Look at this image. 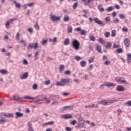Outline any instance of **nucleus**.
Returning a JSON list of instances; mask_svg holds the SVG:
<instances>
[{"label":"nucleus","mask_w":131,"mask_h":131,"mask_svg":"<svg viewBox=\"0 0 131 131\" xmlns=\"http://www.w3.org/2000/svg\"><path fill=\"white\" fill-rule=\"evenodd\" d=\"M38 51L35 53L34 59L35 60H38Z\"/></svg>","instance_id":"42"},{"label":"nucleus","mask_w":131,"mask_h":131,"mask_svg":"<svg viewBox=\"0 0 131 131\" xmlns=\"http://www.w3.org/2000/svg\"><path fill=\"white\" fill-rule=\"evenodd\" d=\"M70 79L68 78H62L60 80V82L56 83L57 86H65L66 84L69 83Z\"/></svg>","instance_id":"3"},{"label":"nucleus","mask_w":131,"mask_h":131,"mask_svg":"<svg viewBox=\"0 0 131 131\" xmlns=\"http://www.w3.org/2000/svg\"><path fill=\"white\" fill-rule=\"evenodd\" d=\"M23 116V113L20 112H15V118H19Z\"/></svg>","instance_id":"15"},{"label":"nucleus","mask_w":131,"mask_h":131,"mask_svg":"<svg viewBox=\"0 0 131 131\" xmlns=\"http://www.w3.org/2000/svg\"><path fill=\"white\" fill-rule=\"evenodd\" d=\"M80 65L81 67H85L86 66V61H82L80 62Z\"/></svg>","instance_id":"24"},{"label":"nucleus","mask_w":131,"mask_h":131,"mask_svg":"<svg viewBox=\"0 0 131 131\" xmlns=\"http://www.w3.org/2000/svg\"><path fill=\"white\" fill-rule=\"evenodd\" d=\"M95 49L98 53H102V47L99 44L95 45Z\"/></svg>","instance_id":"10"},{"label":"nucleus","mask_w":131,"mask_h":131,"mask_svg":"<svg viewBox=\"0 0 131 131\" xmlns=\"http://www.w3.org/2000/svg\"><path fill=\"white\" fill-rule=\"evenodd\" d=\"M23 65H28V62H27V60L26 59H24L23 61Z\"/></svg>","instance_id":"51"},{"label":"nucleus","mask_w":131,"mask_h":131,"mask_svg":"<svg viewBox=\"0 0 131 131\" xmlns=\"http://www.w3.org/2000/svg\"><path fill=\"white\" fill-rule=\"evenodd\" d=\"M34 3L32 2L31 3H28L27 5V6H28L29 7H32L33 5H34Z\"/></svg>","instance_id":"62"},{"label":"nucleus","mask_w":131,"mask_h":131,"mask_svg":"<svg viewBox=\"0 0 131 131\" xmlns=\"http://www.w3.org/2000/svg\"><path fill=\"white\" fill-rule=\"evenodd\" d=\"M38 48V43L36 42L35 43L29 44L27 46L28 50H31L32 49H36Z\"/></svg>","instance_id":"6"},{"label":"nucleus","mask_w":131,"mask_h":131,"mask_svg":"<svg viewBox=\"0 0 131 131\" xmlns=\"http://www.w3.org/2000/svg\"><path fill=\"white\" fill-rule=\"evenodd\" d=\"M77 122V121H76V120H74L72 122H70V124L74 126V125H75V124H76Z\"/></svg>","instance_id":"46"},{"label":"nucleus","mask_w":131,"mask_h":131,"mask_svg":"<svg viewBox=\"0 0 131 131\" xmlns=\"http://www.w3.org/2000/svg\"><path fill=\"white\" fill-rule=\"evenodd\" d=\"M28 126L29 131H34V129H33V128H32V126L31 123H30V122H28Z\"/></svg>","instance_id":"21"},{"label":"nucleus","mask_w":131,"mask_h":131,"mask_svg":"<svg viewBox=\"0 0 131 131\" xmlns=\"http://www.w3.org/2000/svg\"><path fill=\"white\" fill-rule=\"evenodd\" d=\"M98 107H99V106L98 105V104H97V105L92 104V105H89V108H98Z\"/></svg>","instance_id":"34"},{"label":"nucleus","mask_w":131,"mask_h":131,"mask_svg":"<svg viewBox=\"0 0 131 131\" xmlns=\"http://www.w3.org/2000/svg\"><path fill=\"white\" fill-rule=\"evenodd\" d=\"M112 46V44H111V42H107L106 45H105V47L106 49H108L109 48H111Z\"/></svg>","instance_id":"38"},{"label":"nucleus","mask_w":131,"mask_h":131,"mask_svg":"<svg viewBox=\"0 0 131 131\" xmlns=\"http://www.w3.org/2000/svg\"><path fill=\"white\" fill-rule=\"evenodd\" d=\"M120 46V45H117L116 43H114L113 45V48H119Z\"/></svg>","instance_id":"54"},{"label":"nucleus","mask_w":131,"mask_h":131,"mask_svg":"<svg viewBox=\"0 0 131 131\" xmlns=\"http://www.w3.org/2000/svg\"><path fill=\"white\" fill-rule=\"evenodd\" d=\"M119 18H120V19H125L126 17H125V15H124V14H120L119 15Z\"/></svg>","instance_id":"45"},{"label":"nucleus","mask_w":131,"mask_h":131,"mask_svg":"<svg viewBox=\"0 0 131 131\" xmlns=\"http://www.w3.org/2000/svg\"><path fill=\"white\" fill-rule=\"evenodd\" d=\"M64 45L65 46H67V45H69V38H67L65 39L64 41L63 42Z\"/></svg>","instance_id":"37"},{"label":"nucleus","mask_w":131,"mask_h":131,"mask_svg":"<svg viewBox=\"0 0 131 131\" xmlns=\"http://www.w3.org/2000/svg\"><path fill=\"white\" fill-rule=\"evenodd\" d=\"M122 30L123 32H128V29L126 27H123Z\"/></svg>","instance_id":"40"},{"label":"nucleus","mask_w":131,"mask_h":131,"mask_svg":"<svg viewBox=\"0 0 131 131\" xmlns=\"http://www.w3.org/2000/svg\"><path fill=\"white\" fill-rule=\"evenodd\" d=\"M117 54H121L123 53V50L122 48H119L116 50Z\"/></svg>","instance_id":"25"},{"label":"nucleus","mask_w":131,"mask_h":131,"mask_svg":"<svg viewBox=\"0 0 131 131\" xmlns=\"http://www.w3.org/2000/svg\"><path fill=\"white\" fill-rule=\"evenodd\" d=\"M47 41H48L47 40H43L42 41V45H46Z\"/></svg>","instance_id":"63"},{"label":"nucleus","mask_w":131,"mask_h":131,"mask_svg":"<svg viewBox=\"0 0 131 131\" xmlns=\"http://www.w3.org/2000/svg\"><path fill=\"white\" fill-rule=\"evenodd\" d=\"M112 10H114V8H113V6H110L106 9V11H107V12H111V11H112Z\"/></svg>","instance_id":"43"},{"label":"nucleus","mask_w":131,"mask_h":131,"mask_svg":"<svg viewBox=\"0 0 131 131\" xmlns=\"http://www.w3.org/2000/svg\"><path fill=\"white\" fill-rule=\"evenodd\" d=\"M124 43L127 48H128L130 46V40L128 38H125L124 40Z\"/></svg>","instance_id":"12"},{"label":"nucleus","mask_w":131,"mask_h":131,"mask_svg":"<svg viewBox=\"0 0 131 131\" xmlns=\"http://www.w3.org/2000/svg\"><path fill=\"white\" fill-rule=\"evenodd\" d=\"M89 39L91 41H95V40H96V38H95V36L91 35L89 36Z\"/></svg>","instance_id":"35"},{"label":"nucleus","mask_w":131,"mask_h":131,"mask_svg":"<svg viewBox=\"0 0 131 131\" xmlns=\"http://www.w3.org/2000/svg\"><path fill=\"white\" fill-rule=\"evenodd\" d=\"M104 35L106 38H108V37H109V36H110V33L109 32L105 33Z\"/></svg>","instance_id":"50"},{"label":"nucleus","mask_w":131,"mask_h":131,"mask_svg":"<svg viewBox=\"0 0 131 131\" xmlns=\"http://www.w3.org/2000/svg\"><path fill=\"white\" fill-rule=\"evenodd\" d=\"M13 100H15L17 102H19V103H22L23 102V100H22V98H20L17 95L13 96Z\"/></svg>","instance_id":"11"},{"label":"nucleus","mask_w":131,"mask_h":131,"mask_svg":"<svg viewBox=\"0 0 131 131\" xmlns=\"http://www.w3.org/2000/svg\"><path fill=\"white\" fill-rule=\"evenodd\" d=\"M4 116L7 117V118H10L11 117H14V114L13 113L4 114Z\"/></svg>","instance_id":"20"},{"label":"nucleus","mask_w":131,"mask_h":131,"mask_svg":"<svg viewBox=\"0 0 131 131\" xmlns=\"http://www.w3.org/2000/svg\"><path fill=\"white\" fill-rule=\"evenodd\" d=\"M63 21L64 22H68L69 21V16L68 15H65L63 18Z\"/></svg>","instance_id":"33"},{"label":"nucleus","mask_w":131,"mask_h":131,"mask_svg":"<svg viewBox=\"0 0 131 131\" xmlns=\"http://www.w3.org/2000/svg\"><path fill=\"white\" fill-rule=\"evenodd\" d=\"M116 31H115V30H113L111 32V36L112 37H115L116 35Z\"/></svg>","instance_id":"32"},{"label":"nucleus","mask_w":131,"mask_h":131,"mask_svg":"<svg viewBox=\"0 0 131 131\" xmlns=\"http://www.w3.org/2000/svg\"><path fill=\"white\" fill-rule=\"evenodd\" d=\"M72 32V27L70 25L68 26V33H71Z\"/></svg>","instance_id":"29"},{"label":"nucleus","mask_w":131,"mask_h":131,"mask_svg":"<svg viewBox=\"0 0 131 131\" xmlns=\"http://www.w3.org/2000/svg\"><path fill=\"white\" fill-rule=\"evenodd\" d=\"M34 100L35 101L34 103L36 105L37 107H40L43 104L42 101L47 100V96L43 94L38 95L34 98Z\"/></svg>","instance_id":"1"},{"label":"nucleus","mask_w":131,"mask_h":131,"mask_svg":"<svg viewBox=\"0 0 131 131\" xmlns=\"http://www.w3.org/2000/svg\"><path fill=\"white\" fill-rule=\"evenodd\" d=\"M66 131H71V128H70L69 127H66Z\"/></svg>","instance_id":"64"},{"label":"nucleus","mask_w":131,"mask_h":131,"mask_svg":"<svg viewBox=\"0 0 131 131\" xmlns=\"http://www.w3.org/2000/svg\"><path fill=\"white\" fill-rule=\"evenodd\" d=\"M14 21H17V18L14 17L10 20V22H14Z\"/></svg>","instance_id":"61"},{"label":"nucleus","mask_w":131,"mask_h":131,"mask_svg":"<svg viewBox=\"0 0 131 131\" xmlns=\"http://www.w3.org/2000/svg\"><path fill=\"white\" fill-rule=\"evenodd\" d=\"M51 19L52 22H57V21H59L60 17L56 16L55 15H51Z\"/></svg>","instance_id":"8"},{"label":"nucleus","mask_w":131,"mask_h":131,"mask_svg":"<svg viewBox=\"0 0 131 131\" xmlns=\"http://www.w3.org/2000/svg\"><path fill=\"white\" fill-rule=\"evenodd\" d=\"M50 83H51V81H50V80H48L45 82L44 84H45V85H49Z\"/></svg>","instance_id":"55"},{"label":"nucleus","mask_w":131,"mask_h":131,"mask_svg":"<svg viewBox=\"0 0 131 131\" xmlns=\"http://www.w3.org/2000/svg\"><path fill=\"white\" fill-rule=\"evenodd\" d=\"M16 40H20V33L19 32H17L16 35Z\"/></svg>","instance_id":"47"},{"label":"nucleus","mask_w":131,"mask_h":131,"mask_svg":"<svg viewBox=\"0 0 131 131\" xmlns=\"http://www.w3.org/2000/svg\"><path fill=\"white\" fill-rule=\"evenodd\" d=\"M108 102L110 104H113L116 103V102H118V100L117 99L108 100Z\"/></svg>","instance_id":"26"},{"label":"nucleus","mask_w":131,"mask_h":131,"mask_svg":"<svg viewBox=\"0 0 131 131\" xmlns=\"http://www.w3.org/2000/svg\"><path fill=\"white\" fill-rule=\"evenodd\" d=\"M75 60H76L77 61H80L81 60V57L79 56H75Z\"/></svg>","instance_id":"44"},{"label":"nucleus","mask_w":131,"mask_h":131,"mask_svg":"<svg viewBox=\"0 0 131 131\" xmlns=\"http://www.w3.org/2000/svg\"><path fill=\"white\" fill-rule=\"evenodd\" d=\"M115 80L117 83L119 84H122V83H125V84H127L128 83L126 81V80H125V78L124 77H119V78H116Z\"/></svg>","instance_id":"5"},{"label":"nucleus","mask_w":131,"mask_h":131,"mask_svg":"<svg viewBox=\"0 0 131 131\" xmlns=\"http://www.w3.org/2000/svg\"><path fill=\"white\" fill-rule=\"evenodd\" d=\"M116 90L117 92H123L124 91H125V88H124V86L122 85H118Z\"/></svg>","instance_id":"9"},{"label":"nucleus","mask_w":131,"mask_h":131,"mask_svg":"<svg viewBox=\"0 0 131 131\" xmlns=\"http://www.w3.org/2000/svg\"><path fill=\"white\" fill-rule=\"evenodd\" d=\"M104 65H105L106 66H109V65L110 64V61L109 60H106L104 62Z\"/></svg>","instance_id":"49"},{"label":"nucleus","mask_w":131,"mask_h":131,"mask_svg":"<svg viewBox=\"0 0 131 131\" xmlns=\"http://www.w3.org/2000/svg\"><path fill=\"white\" fill-rule=\"evenodd\" d=\"M34 27L35 28V29H36L37 30H39V25H38V23H35L34 25Z\"/></svg>","instance_id":"41"},{"label":"nucleus","mask_w":131,"mask_h":131,"mask_svg":"<svg viewBox=\"0 0 131 131\" xmlns=\"http://www.w3.org/2000/svg\"><path fill=\"white\" fill-rule=\"evenodd\" d=\"M94 62V58L93 57L90 58L88 60L89 64H91V63H93Z\"/></svg>","instance_id":"48"},{"label":"nucleus","mask_w":131,"mask_h":131,"mask_svg":"<svg viewBox=\"0 0 131 131\" xmlns=\"http://www.w3.org/2000/svg\"><path fill=\"white\" fill-rule=\"evenodd\" d=\"M86 34V31L84 30H81L80 35H85Z\"/></svg>","instance_id":"36"},{"label":"nucleus","mask_w":131,"mask_h":131,"mask_svg":"<svg viewBox=\"0 0 131 131\" xmlns=\"http://www.w3.org/2000/svg\"><path fill=\"white\" fill-rule=\"evenodd\" d=\"M77 6H78V2H75L72 6L73 10H75L77 8Z\"/></svg>","instance_id":"31"},{"label":"nucleus","mask_w":131,"mask_h":131,"mask_svg":"<svg viewBox=\"0 0 131 131\" xmlns=\"http://www.w3.org/2000/svg\"><path fill=\"white\" fill-rule=\"evenodd\" d=\"M61 118H65V119H69L72 118V116L70 115L69 114H64L61 116Z\"/></svg>","instance_id":"16"},{"label":"nucleus","mask_w":131,"mask_h":131,"mask_svg":"<svg viewBox=\"0 0 131 131\" xmlns=\"http://www.w3.org/2000/svg\"><path fill=\"white\" fill-rule=\"evenodd\" d=\"M109 102L108 100H102L100 101V102H98V104H101V105H103V106H107L108 105V103Z\"/></svg>","instance_id":"17"},{"label":"nucleus","mask_w":131,"mask_h":131,"mask_svg":"<svg viewBox=\"0 0 131 131\" xmlns=\"http://www.w3.org/2000/svg\"><path fill=\"white\" fill-rule=\"evenodd\" d=\"M93 20L94 21L95 23H97V24H98L99 25H101V26H105V23L100 20V19L97 17L93 18Z\"/></svg>","instance_id":"7"},{"label":"nucleus","mask_w":131,"mask_h":131,"mask_svg":"<svg viewBox=\"0 0 131 131\" xmlns=\"http://www.w3.org/2000/svg\"><path fill=\"white\" fill-rule=\"evenodd\" d=\"M0 73H1V74H7L8 73V71L5 69H1L0 70Z\"/></svg>","instance_id":"27"},{"label":"nucleus","mask_w":131,"mask_h":131,"mask_svg":"<svg viewBox=\"0 0 131 131\" xmlns=\"http://www.w3.org/2000/svg\"><path fill=\"white\" fill-rule=\"evenodd\" d=\"M113 23H116L117 24L118 23V22H119V19H118V18H116L113 21Z\"/></svg>","instance_id":"52"},{"label":"nucleus","mask_w":131,"mask_h":131,"mask_svg":"<svg viewBox=\"0 0 131 131\" xmlns=\"http://www.w3.org/2000/svg\"><path fill=\"white\" fill-rule=\"evenodd\" d=\"M10 21H6V24H5V26L7 28H8V27H9V26H10Z\"/></svg>","instance_id":"53"},{"label":"nucleus","mask_w":131,"mask_h":131,"mask_svg":"<svg viewBox=\"0 0 131 131\" xmlns=\"http://www.w3.org/2000/svg\"><path fill=\"white\" fill-rule=\"evenodd\" d=\"M85 122V121L84 120L83 117H79L78 119V124L75 126V128H76V129H81V128H83L84 127Z\"/></svg>","instance_id":"2"},{"label":"nucleus","mask_w":131,"mask_h":131,"mask_svg":"<svg viewBox=\"0 0 131 131\" xmlns=\"http://www.w3.org/2000/svg\"><path fill=\"white\" fill-rule=\"evenodd\" d=\"M23 99H25L26 100H34V97H31L30 96H24L23 97Z\"/></svg>","instance_id":"30"},{"label":"nucleus","mask_w":131,"mask_h":131,"mask_svg":"<svg viewBox=\"0 0 131 131\" xmlns=\"http://www.w3.org/2000/svg\"><path fill=\"white\" fill-rule=\"evenodd\" d=\"M127 64H129L130 63H131V54L130 53H129L127 55Z\"/></svg>","instance_id":"22"},{"label":"nucleus","mask_w":131,"mask_h":131,"mask_svg":"<svg viewBox=\"0 0 131 131\" xmlns=\"http://www.w3.org/2000/svg\"><path fill=\"white\" fill-rule=\"evenodd\" d=\"M100 7H103V5L101 4H100L98 5L97 8L99 10V12H104V11H105V9H104V8L103 7L100 8Z\"/></svg>","instance_id":"19"},{"label":"nucleus","mask_w":131,"mask_h":131,"mask_svg":"<svg viewBox=\"0 0 131 131\" xmlns=\"http://www.w3.org/2000/svg\"><path fill=\"white\" fill-rule=\"evenodd\" d=\"M28 31L30 32V33H32L33 31L32 30V29L31 28H28Z\"/></svg>","instance_id":"58"},{"label":"nucleus","mask_w":131,"mask_h":131,"mask_svg":"<svg viewBox=\"0 0 131 131\" xmlns=\"http://www.w3.org/2000/svg\"><path fill=\"white\" fill-rule=\"evenodd\" d=\"M126 105H127L129 107H131V101L126 102Z\"/></svg>","instance_id":"59"},{"label":"nucleus","mask_w":131,"mask_h":131,"mask_svg":"<svg viewBox=\"0 0 131 131\" xmlns=\"http://www.w3.org/2000/svg\"><path fill=\"white\" fill-rule=\"evenodd\" d=\"M98 41L100 43H102V45H104L105 43V40L102 38H99Z\"/></svg>","instance_id":"39"},{"label":"nucleus","mask_w":131,"mask_h":131,"mask_svg":"<svg viewBox=\"0 0 131 131\" xmlns=\"http://www.w3.org/2000/svg\"><path fill=\"white\" fill-rule=\"evenodd\" d=\"M118 115H120L121 113H122V111L121 109L117 110Z\"/></svg>","instance_id":"56"},{"label":"nucleus","mask_w":131,"mask_h":131,"mask_svg":"<svg viewBox=\"0 0 131 131\" xmlns=\"http://www.w3.org/2000/svg\"><path fill=\"white\" fill-rule=\"evenodd\" d=\"M13 3L14 4H15V7L16 8H18V9L21 8V4H20L19 3H17V1H14Z\"/></svg>","instance_id":"23"},{"label":"nucleus","mask_w":131,"mask_h":131,"mask_svg":"<svg viewBox=\"0 0 131 131\" xmlns=\"http://www.w3.org/2000/svg\"><path fill=\"white\" fill-rule=\"evenodd\" d=\"M7 122L6 118L0 116V124H4Z\"/></svg>","instance_id":"18"},{"label":"nucleus","mask_w":131,"mask_h":131,"mask_svg":"<svg viewBox=\"0 0 131 131\" xmlns=\"http://www.w3.org/2000/svg\"><path fill=\"white\" fill-rule=\"evenodd\" d=\"M20 77L21 79H26L28 77V72L24 73Z\"/></svg>","instance_id":"14"},{"label":"nucleus","mask_w":131,"mask_h":131,"mask_svg":"<svg viewBox=\"0 0 131 131\" xmlns=\"http://www.w3.org/2000/svg\"><path fill=\"white\" fill-rule=\"evenodd\" d=\"M33 90H37V84H34L33 85Z\"/></svg>","instance_id":"57"},{"label":"nucleus","mask_w":131,"mask_h":131,"mask_svg":"<svg viewBox=\"0 0 131 131\" xmlns=\"http://www.w3.org/2000/svg\"><path fill=\"white\" fill-rule=\"evenodd\" d=\"M115 7L116 9H117V10H119V9H120V6L117 4H116L115 5Z\"/></svg>","instance_id":"60"},{"label":"nucleus","mask_w":131,"mask_h":131,"mask_svg":"<svg viewBox=\"0 0 131 131\" xmlns=\"http://www.w3.org/2000/svg\"><path fill=\"white\" fill-rule=\"evenodd\" d=\"M80 46V43L77 40H74L72 42V46L76 51L79 50V46Z\"/></svg>","instance_id":"4"},{"label":"nucleus","mask_w":131,"mask_h":131,"mask_svg":"<svg viewBox=\"0 0 131 131\" xmlns=\"http://www.w3.org/2000/svg\"><path fill=\"white\" fill-rule=\"evenodd\" d=\"M65 69V66L64 65H61L59 67V72L62 73L63 71H64V69Z\"/></svg>","instance_id":"28"},{"label":"nucleus","mask_w":131,"mask_h":131,"mask_svg":"<svg viewBox=\"0 0 131 131\" xmlns=\"http://www.w3.org/2000/svg\"><path fill=\"white\" fill-rule=\"evenodd\" d=\"M105 84V86H107V88H114V86H116V85L115 84V83H106V82H105L104 83Z\"/></svg>","instance_id":"13"}]
</instances>
